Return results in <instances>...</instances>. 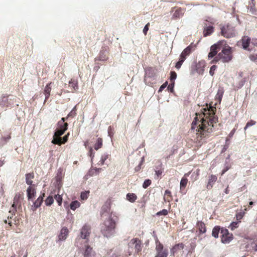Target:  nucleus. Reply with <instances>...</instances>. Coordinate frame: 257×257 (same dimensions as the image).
<instances>
[{"label": "nucleus", "mask_w": 257, "mask_h": 257, "mask_svg": "<svg viewBox=\"0 0 257 257\" xmlns=\"http://www.w3.org/2000/svg\"><path fill=\"white\" fill-rule=\"evenodd\" d=\"M201 113H196V116L192 123V130H196V141L200 143L201 141L207 138L212 132L213 124L217 121L215 116V107L209 106L206 104V107L203 109Z\"/></svg>", "instance_id": "nucleus-1"}, {"label": "nucleus", "mask_w": 257, "mask_h": 257, "mask_svg": "<svg viewBox=\"0 0 257 257\" xmlns=\"http://www.w3.org/2000/svg\"><path fill=\"white\" fill-rule=\"evenodd\" d=\"M117 220L118 217L111 213L103 223L100 224V231L104 236L109 237L114 233Z\"/></svg>", "instance_id": "nucleus-2"}, {"label": "nucleus", "mask_w": 257, "mask_h": 257, "mask_svg": "<svg viewBox=\"0 0 257 257\" xmlns=\"http://www.w3.org/2000/svg\"><path fill=\"white\" fill-rule=\"evenodd\" d=\"M235 28L229 24L224 25L221 28V34L226 38H230L236 35Z\"/></svg>", "instance_id": "nucleus-3"}, {"label": "nucleus", "mask_w": 257, "mask_h": 257, "mask_svg": "<svg viewBox=\"0 0 257 257\" xmlns=\"http://www.w3.org/2000/svg\"><path fill=\"white\" fill-rule=\"evenodd\" d=\"M218 54L223 63L228 62L232 58L231 47L228 46L223 48Z\"/></svg>", "instance_id": "nucleus-4"}, {"label": "nucleus", "mask_w": 257, "mask_h": 257, "mask_svg": "<svg viewBox=\"0 0 257 257\" xmlns=\"http://www.w3.org/2000/svg\"><path fill=\"white\" fill-rule=\"evenodd\" d=\"M220 233L221 241L223 243H228L233 238L232 233H230L226 228H221Z\"/></svg>", "instance_id": "nucleus-5"}, {"label": "nucleus", "mask_w": 257, "mask_h": 257, "mask_svg": "<svg viewBox=\"0 0 257 257\" xmlns=\"http://www.w3.org/2000/svg\"><path fill=\"white\" fill-rule=\"evenodd\" d=\"M156 254L155 257H167L168 250L164 247L163 245L158 240L156 241Z\"/></svg>", "instance_id": "nucleus-6"}, {"label": "nucleus", "mask_w": 257, "mask_h": 257, "mask_svg": "<svg viewBox=\"0 0 257 257\" xmlns=\"http://www.w3.org/2000/svg\"><path fill=\"white\" fill-rule=\"evenodd\" d=\"M128 246L131 247H134L135 252L137 253L142 251L143 247L142 241L138 238H134L131 239L128 243Z\"/></svg>", "instance_id": "nucleus-7"}, {"label": "nucleus", "mask_w": 257, "mask_h": 257, "mask_svg": "<svg viewBox=\"0 0 257 257\" xmlns=\"http://www.w3.org/2000/svg\"><path fill=\"white\" fill-rule=\"evenodd\" d=\"M221 43L220 42L212 45L210 47V52L208 55V59L213 58L214 56H217V54L221 50Z\"/></svg>", "instance_id": "nucleus-8"}, {"label": "nucleus", "mask_w": 257, "mask_h": 257, "mask_svg": "<svg viewBox=\"0 0 257 257\" xmlns=\"http://www.w3.org/2000/svg\"><path fill=\"white\" fill-rule=\"evenodd\" d=\"M24 198L23 194L20 192L17 193L13 200V204H12V207H17L18 209H22V204Z\"/></svg>", "instance_id": "nucleus-9"}, {"label": "nucleus", "mask_w": 257, "mask_h": 257, "mask_svg": "<svg viewBox=\"0 0 257 257\" xmlns=\"http://www.w3.org/2000/svg\"><path fill=\"white\" fill-rule=\"evenodd\" d=\"M190 174V172L185 174L183 177L182 178L180 184V192L182 194H185L186 191H185V188L186 187V185L188 183V179L187 177L189 176Z\"/></svg>", "instance_id": "nucleus-10"}, {"label": "nucleus", "mask_w": 257, "mask_h": 257, "mask_svg": "<svg viewBox=\"0 0 257 257\" xmlns=\"http://www.w3.org/2000/svg\"><path fill=\"white\" fill-rule=\"evenodd\" d=\"M91 233L90 226L88 224H85L81 230V236L84 239H87Z\"/></svg>", "instance_id": "nucleus-11"}, {"label": "nucleus", "mask_w": 257, "mask_h": 257, "mask_svg": "<svg viewBox=\"0 0 257 257\" xmlns=\"http://www.w3.org/2000/svg\"><path fill=\"white\" fill-rule=\"evenodd\" d=\"M69 136V133H67V134L65 135L63 138L61 137L60 138H58L57 139H53L52 143L59 146H60L62 144H64L68 141Z\"/></svg>", "instance_id": "nucleus-12"}, {"label": "nucleus", "mask_w": 257, "mask_h": 257, "mask_svg": "<svg viewBox=\"0 0 257 257\" xmlns=\"http://www.w3.org/2000/svg\"><path fill=\"white\" fill-rule=\"evenodd\" d=\"M27 194L28 200H32L36 194V190L35 186H29L27 189Z\"/></svg>", "instance_id": "nucleus-13"}, {"label": "nucleus", "mask_w": 257, "mask_h": 257, "mask_svg": "<svg viewBox=\"0 0 257 257\" xmlns=\"http://www.w3.org/2000/svg\"><path fill=\"white\" fill-rule=\"evenodd\" d=\"M206 66L205 62L203 60L199 61L196 65V70L199 74H202Z\"/></svg>", "instance_id": "nucleus-14"}, {"label": "nucleus", "mask_w": 257, "mask_h": 257, "mask_svg": "<svg viewBox=\"0 0 257 257\" xmlns=\"http://www.w3.org/2000/svg\"><path fill=\"white\" fill-rule=\"evenodd\" d=\"M217 177L215 175H211L208 177V180L206 185V188L208 190L212 188L214 183L217 181Z\"/></svg>", "instance_id": "nucleus-15"}, {"label": "nucleus", "mask_w": 257, "mask_h": 257, "mask_svg": "<svg viewBox=\"0 0 257 257\" xmlns=\"http://www.w3.org/2000/svg\"><path fill=\"white\" fill-rule=\"evenodd\" d=\"M69 233V230L66 227H63L60 231V234L58 235L59 240H64L66 239Z\"/></svg>", "instance_id": "nucleus-16"}, {"label": "nucleus", "mask_w": 257, "mask_h": 257, "mask_svg": "<svg viewBox=\"0 0 257 257\" xmlns=\"http://www.w3.org/2000/svg\"><path fill=\"white\" fill-rule=\"evenodd\" d=\"M45 196V193H43L42 195H40L37 199L34 202L33 205L32 207L33 208V210H35L37 208L39 207L43 201V197Z\"/></svg>", "instance_id": "nucleus-17"}, {"label": "nucleus", "mask_w": 257, "mask_h": 257, "mask_svg": "<svg viewBox=\"0 0 257 257\" xmlns=\"http://www.w3.org/2000/svg\"><path fill=\"white\" fill-rule=\"evenodd\" d=\"M241 42L243 48L246 50L250 43V39L248 36H244L242 38Z\"/></svg>", "instance_id": "nucleus-18"}, {"label": "nucleus", "mask_w": 257, "mask_h": 257, "mask_svg": "<svg viewBox=\"0 0 257 257\" xmlns=\"http://www.w3.org/2000/svg\"><path fill=\"white\" fill-rule=\"evenodd\" d=\"M34 178V173H27L26 174V183L29 186H34L32 183L33 182V179Z\"/></svg>", "instance_id": "nucleus-19"}, {"label": "nucleus", "mask_w": 257, "mask_h": 257, "mask_svg": "<svg viewBox=\"0 0 257 257\" xmlns=\"http://www.w3.org/2000/svg\"><path fill=\"white\" fill-rule=\"evenodd\" d=\"M157 73V69L153 67H148L146 69V74L149 77H154Z\"/></svg>", "instance_id": "nucleus-20"}, {"label": "nucleus", "mask_w": 257, "mask_h": 257, "mask_svg": "<svg viewBox=\"0 0 257 257\" xmlns=\"http://www.w3.org/2000/svg\"><path fill=\"white\" fill-rule=\"evenodd\" d=\"M52 82H50L46 85L44 89V94L45 95V102L49 98L50 96V93L51 91V87L50 86Z\"/></svg>", "instance_id": "nucleus-21"}, {"label": "nucleus", "mask_w": 257, "mask_h": 257, "mask_svg": "<svg viewBox=\"0 0 257 257\" xmlns=\"http://www.w3.org/2000/svg\"><path fill=\"white\" fill-rule=\"evenodd\" d=\"M196 226L199 229L200 233L201 234L206 232V229L205 227V224L203 222L201 221H198L196 224Z\"/></svg>", "instance_id": "nucleus-22"}, {"label": "nucleus", "mask_w": 257, "mask_h": 257, "mask_svg": "<svg viewBox=\"0 0 257 257\" xmlns=\"http://www.w3.org/2000/svg\"><path fill=\"white\" fill-rule=\"evenodd\" d=\"M65 127H66V124L65 125ZM67 130V128H65L63 130H59L57 129L53 136V139H57L58 138H60L61 137V136H62L65 132V131Z\"/></svg>", "instance_id": "nucleus-23"}, {"label": "nucleus", "mask_w": 257, "mask_h": 257, "mask_svg": "<svg viewBox=\"0 0 257 257\" xmlns=\"http://www.w3.org/2000/svg\"><path fill=\"white\" fill-rule=\"evenodd\" d=\"M173 199L171 192L169 190H166L164 195V200L166 202H170Z\"/></svg>", "instance_id": "nucleus-24"}, {"label": "nucleus", "mask_w": 257, "mask_h": 257, "mask_svg": "<svg viewBox=\"0 0 257 257\" xmlns=\"http://www.w3.org/2000/svg\"><path fill=\"white\" fill-rule=\"evenodd\" d=\"M103 146V140L102 138H99L97 139L96 143L94 145V149L97 151L101 148Z\"/></svg>", "instance_id": "nucleus-25"}, {"label": "nucleus", "mask_w": 257, "mask_h": 257, "mask_svg": "<svg viewBox=\"0 0 257 257\" xmlns=\"http://www.w3.org/2000/svg\"><path fill=\"white\" fill-rule=\"evenodd\" d=\"M126 197L127 200L132 203L135 202L137 199V196L135 193H128Z\"/></svg>", "instance_id": "nucleus-26"}, {"label": "nucleus", "mask_w": 257, "mask_h": 257, "mask_svg": "<svg viewBox=\"0 0 257 257\" xmlns=\"http://www.w3.org/2000/svg\"><path fill=\"white\" fill-rule=\"evenodd\" d=\"M109 155L107 153L103 154L100 158V161L98 162L97 164L98 166H102L105 161L108 158Z\"/></svg>", "instance_id": "nucleus-27"}, {"label": "nucleus", "mask_w": 257, "mask_h": 257, "mask_svg": "<svg viewBox=\"0 0 257 257\" xmlns=\"http://www.w3.org/2000/svg\"><path fill=\"white\" fill-rule=\"evenodd\" d=\"M92 252V248L89 245H85V250L84 252V256L85 257H90L91 256Z\"/></svg>", "instance_id": "nucleus-28"}, {"label": "nucleus", "mask_w": 257, "mask_h": 257, "mask_svg": "<svg viewBox=\"0 0 257 257\" xmlns=\"http://www.w3.org/2000/svg\"><path fill=\"white\" fill-rule=\"evenodd\" d=\"M221 228H220V226H215L212 230V235L215 238L218 237V234L220 230L221 231Z\"/></svg>", "instance_id": "nucleus-29"}, {"label": "nucleus", "mask_w": 257, "mask_h": 257, "mask_svg": "<svg viewBox=\"0 0 257 257\" xmlns=\"http://www.w3.org/2000/svg\"><path fill=\"white\" fill-rule=\"evenodd\" d=\"M213 32V27L212 26L207 27L204 29V36H207L210 35Z\"/></svg>", "instance_id": "nucleus-30"}, {"label": "nucleus", "mask_w": 257, "mask_h": 257, "mask_svg": "<svg viewBox=\"0 0 257 257\" xmlns=\"http://www.w3.org/2000/svg\"><path fill=\"white\" fill-rule=\"evenodd\" d=\"M8 98L7 96H3L2 98V100L0 101V106L2 107H7L8 106Z\"/></svg>", "instance_id": "nucleus-31"}, {"label": "nucleus", "mask_w": 257, "mask_h": 257, "mask_svg": "<svg viewBox=\"0 0 257 257\" xmlns=\"http://www.w3.org/2000/svg\"><path fill=\"white\" fill-rule=\"evenodd\" d=\"M193 48V47L191 45H190L189 46L187 47L183 51V52L182 53H183L184 54H185V55L186 56H187L189 55L191 53V52L192 51Z\"/></svg>", "instance_id": "nucleus-32"}, {"label": "nucleus", "mask_w": 257, "mask_h": 257, "mask_svg": "<svg viewBox=\"0 0 257 257\" xmlns=\"http://www.w3.org/2000/svg\"><path fill=\"white\" fill-rule=\"evenodd\" d=\"M80 203L78 201H72L70 205L71 209L75 210L76 208L80 207Z\"/></svg>", "instance_id": "nucleus-33"}, {"label": "nucleus", "mask_w": 257, "mask_h": 257, "mask_svg": "<svg viewBox=\"0 0 257 257\" xmlns=\"http://www.w3.org/2000/svg\"><path fill=\"white\" fill-rule=\"evenodd\" d=\"M69 86L72 87L74 90L78 89V82L75 79H71L69 82Z\"/></svg>", "instance_id": "nucleus-34"}, {"label": "nucleus", "mask_w": 257, "mask_h": 257, "mask_svg": "<svg viewBox=\"0 0 257 257\" xmlns=\"http://www.w3.org/2000/svg\"><path fill=\"white\" fill-rule=\"evenodd\" d=\"M184 248V244L183 243H179L175 245L171 250L173 253H174L178 248L183 249Z\"/></svg>", "instance_id": "nucleus-35"}, {"label": "nucleus", "mask_w": 257, "mask_h": 257, "mask_svg": "<svg viewBox=\"0 0 257 257\" xmlns=\"http://www.w3.org/2000/svg\"><path fill=\"white\" fill-rule=\"evenodd\" d=\"M76 106H75L69 113L67 115V118L68 117H74L76 115Z\"/></svg>", "instance_id": "nucleus-36"}, {"label": "nucleus", "mask_w": 257, "mask_h": 257, "mask_svg": "<svg viewBox=\"0 0 257 257\" xmlns=\"http://www.w3.org/2000/svg\"><path fill=\"white\" fill-rule=\"evenodd\" d=\"M89 191H85L81 193L80 197L83 200H86L89 196Z\"/></svg>", "instance_id": "nucleus-37"}, {"label": "nucleus", "mask_w": 257, "mask_h": 257, "mask_svg": "<svg viewBox=\"0 0 257 257\" xmlns=\"http://www.w3.org/2000/svg\"><path fill=\"white\" fill-rule=\"evenodd\" d=\"M17 208H18L17 207H12L11 209L9 211V213L11 214V215L8 216V219H9L10 218L12 219V217L15 215L16 212H17Z\"/></svg>", "instance_id": "nucleus-38"}, {"label": "nucleus", "mask_w": 257, "mask_h": 257, "mask_svg": "<svg viewBox=\"0 0 257 257\" xmlns=\"http://www.w3.org/2000/svg\"><path fill=\"white\" fill-rule=\"evenodd\" d=\"M223 94V91L222 89H219L216 95V98L218 99L219 101L220 102Z\"/></svg>", "instance_id": "nucleus-39"}, {"label": "nucleus", "mask_w": 257, "mask_h": 257, "mask_svg": "<svg viewBox=\"0 0 257 257\" xmlns=\"http://www.w3.org/2000/svg\"><path fill=\"white\" fill-rule=\"evenodd\" d=\"M255 124H256L255 121L252 120V119L250 120L246 123V125L244 127V131H245L247 128H248L253 125H255Z\"/></svg>", "instance_id": "nucleus-40"}, {"label": "nucleus", "mask_w": 257, "mask_h": 257, "mask_svg": "<svg viewBox=\"0 0 257 257\" xmlns=\"http://www.w3.org/2000/svg\"><path fill=\"white\" fill-rule=\"evenodd\" d=\"M54 199L52 196H49L45 200V204L47 206H50L53 203Z\"/></svg>", "instance_id": "nucleus-41"}, {"label": "nucleus", "mask_w": 257, "mask_h": 257, "mask_svg": "<svg viewBox=\"0 0 257 257\" xmlns=\"http://www.w3.org/2000/svg\"><path fill=\"white\" fill-rule=\"evenodd\" d=\"M239 222H233L229 226V228L233 230L238 227Z\"/></svg>", "instance_id": "nucleus-42"}, {"label": "nucleus", "mask_w": 257, "mask_h": 257, "mask_svg": "<svg viewBox=\"0 0 257 257\" xmlns=\"http://www.w3.org/2000/svg\"><path fill=\"white\" fill-rule=\"evenodd\" d=\"M220 60L221 61V59L220 56H219V54H218L217 56L213 57V59L210 62V64L216 63Z\"/></svg>", "instance_id": "nucleus-43"}, {"label": "nucleus", "mask_w": 257, "mask_h": 257, "mask_svg": "<svg viewBox=\"0 0 257 257\" xmlns=\"http://www.w3.org/2000/svg\"><path fill=\"white\" fill-rule=\"evenodd\" d=\"M54 198L57 201L58 205H61L62 202V197L59 194L55 195Z\"/></svg>", "instance_id": "nucleus-44"}, {"label": "nucleus", "mask_w": 257, "mask_h": 257, "mask_svg": "<svg viewBox=\"0 0 257 257\" xmlns=\"http://www.w3.org/2000/svg\"><path fill=\"white\" fill-rule=\"evenodd\" d=\"M168 211L167 209H163L162 211H159L156 213L157 216L164 215L166 216L168 214Z\"/></svg>", "instance_id": "nucleus-45"}, {"label": "nucleus", "mask_w": 257, "mask_h": 257, "mask_svg": "<svg viewBox=\"0 0 257 257\" xmlns=\"http://www.w3.org/2000/svg\"><path fill=\"white\" fill-rule=\"evenodd\" d=\"M151 180L150 179H147L146 180L143 184V187L145 189L147 188L148 187H149L151 184Z\"/></svg>", "instance_id": "nucleus-46"}, {"label": "nucleus", "mask_w": 257, "mask_h": 257, "mask_svg": "<svg viewBox=\"0 0 257 257\" xmlns=\"http://www.w3.org/2000/svg\"><path fill=\"white\" fill-rule=\"evenodd\" d=\"M177 77V74L175 71H171L170 73V80L171 82H174Z\"/></svg>", "instance_id": "nucleus-47"}, {"label": "nucleus", "mask_w": 257, "mask_h": 257, "mask_svg": "<svg viewBox=\"0 0 257 257\" xmlns=\"http://www.w3.org/2000/svg\"><path fill=\"white\" fill-rule=\"evenodd\" d=\"M217 68V66L216 65H213L211 67L209 70V74L211 76H213L215 73V71Z\"/></svg>", "instance_id": "nucleus-48"}, {"label": "nucleus", "mask_w": 257, "mask_h": 257, "mask_svg": "<svg viewBox=\"0 0 257 257\" xmlns=\"http://www.w3.org/2000/svg\"><path fill=\"white\" fill-rule=\"evenodd\" d=\"M94 155H95V152H94L93 149L91 147H90L89 148V152H88V155L91 158V160L94 157Z\"/></svg>", "instance_id": "nucleus-49"}, {"label": "nucleus", "mask_w": 257, "mask_h": 257, "mask_svg": "<svg viewBox=\"0 0 257 257\" xmlns=\"http://www.w3.org/2000/svg\"><path fill=\"white\" fill-rule=\"evenodd\" d=\"M243 215L244 214L241 212L238 213L236 214V218L237 220L238 221V222H240V220L243 218Z\"/></svg>", "instance_id": "nucleus-50"}, {"label": "nucleus", "mask_w": 257, "mask_h": 257, "mask_svg": "<svg viewBox=\"0 0 257 257\" xmlns=\"http://www.w3.org/2000/svg\"><path fill=\"white\" fill-rule=\"evenodd\" d=\"M65 124H66V127L67 128V130L68 129V123H61V124H58V129L59 130H63L64 128H65Z\"/></svg>", "instance_id": "nucleus-51"}, {"label": "nucleus", "mask_w": 257, "mask_h": 257, "mask_svg": "<svg viewBox=\"0 0 257 257\" xmlns=\"http://www.w3.org/2000/svg\"><path fill=\"white\" fill-rule=\"evenodd\" d=\"M181 12V9L180 8L176 10L173 15V16L176 18H179L180 17V14Z\"/></svg>", "instance_id": "nucleus-52"}, {"label": "nucleus", "mask_w": 257, "mask_h": 257, "mask_svg": "<svg viewBox=\"0 0 257 257\" xmlns=\"http://www.w3.org/2000/svg\"><path fill=\"white\" fill-rule=\"evenodd\" d=\"M149 26H150V23H148V24H147L146 25V26L144 28L143 33L145 34V35H146L147 34L148 31L149 30Z\"/></svg>", "instance_id": "nucleus-53"}, {"label": "nucleus", "mask_w": 257, "mask_h": 257, "mask_svg": "<svg viewBox=\"0 0 257 257\" xmlns=\"http://www.w3.org/2000/svg\"><path fill=\"white\" fill-rule=\"evenodd\" d=\"M168 85V82L166 81L164 84H163L160 87L159 92H161L163 91L164 89H165Z\"/></svg>", "instance_id": "nucleus-54"}, {"label": "nucleus", "mask_w": 257, "mask_h": 257, "mask_svg": "<svg viewBox=\"0 0 257 257\" xmlns=\"http://www.w3.org/2000/svg\"><path fill=\"white\" fill-rule=\"evenodd\" d=\"M249 58L252 61H255L257 60V54L250 55Z\"/></svg>", "instance_id": "nucleus-55"}, {"label": "nucleus", "mask_w": 257, "mask_h": 257, "mask_svg": "<svg viewBox=\"0 0 257 257\" xmlns=\"http://www.w3.org/2000/svg\"><path fill=\"white\" fill-rule=\"evenodd\" d=\"M183 62H183L182 60H179V61L176 64L175 67L177 69H180Z\"/></svg>", "instance_id": "nucleus-56"}, {"label": "nucleus", "mask_w": 257, "mask_h": 257, "mask_svg": "<svg viewBox=\"0 0 257 257\" xmlns=\"http://www.w3.org/2000/svg\"><path fill=\"white\" fill-rule=\"evenodd\" d=\"M175 84V82H172V83L168 86V89L170 90L171 92H173V88Z\"/></svg>", "instance_id": "nucleus-57"}, {"label": "nucleus", "mask_w": 257, "mask_h": 257, "mask_svg": "<svg viewBox=\"0 0 257 257\" xmlns=\"http://www.w3.org/2000/svg\"><path fill=\"white\" fill-rule=\"evenodd\" d=\"M186 56L185 55V54H184L183 53H182L180 55V60H182V61L184 62L185 61V60L186 59Z\"/></svg>", "instance_id": "nucleus-58"}, {"label": "nucleus", "mask_w": 257, "mask_h": 257, "mask_svg": "<svg viewBox=\"0 0 257 257\" xmlns=\"http://www.w3.org/2000/svg\"><path fill=\"white\" fill-rule=\"evenodd\" d=\"M66 119H67V117L66 118L62 117L61 118V120L58 121V124L65 123L66 122H65V121Z\"/></svg>", "instance_id": "nucleus-59"}, {"label": "nucleus", "mask_w": 257, "mask_h": 257, "mask_svg": "<svg viewBox=\"0 0 257 257\" xmlns=\"http://www.w3.org/2000/svg\"><path fill=\"white\" fill-rule=\"evenodd\" d=\"M111 126H109L108 127V134L109 136H110V137H111L113 136V134H112V133H111Z\"/></svg>", "instance_id": "nucleus-60"}, {"label": "nucleus", "mask_w": 257, "mask_h": 257, "mask_svg": "<svg viewBox=\"0 0 257 257\" xmlns=\"http://www.w3.org/2000/svg\"><path fill=\"white\" fill-rule=\"evenodd\" d=\"M229 168L228 167H226L225 168H224L221 172V175H223L228 170H229Z\"/></svg>", "instance_id": "nucleus-61"}, {"label": "nucleus", "mask_w": 257, "mask_h": 257, "mask_svg": "<svg viewBox=\"0 0 257 257\" xmlns=\"http://www.w3.org/2000/svg\"><path fill=\"white\" fill-rule=\"evenodd\" d=\"M235 132V129L232 130L230 132V133H229V134L228 136H229V137H230V138H231V137H232L233 136V135H234V134Z\"/></svg>", "instance_id": "nucleus-62"}, {"label": "nucleus", "mask_w": 257, "mask_h": 257, "mask_svg": "<svg viewBox=\"0 0 257 257\" xmlns=\"http://www.w3.org/2000/svg\"><path fill=\"white\" fill-rule=\"evenodd\" d=\"M252 44L254 46H255L257 47V39H253V40H252Z\"/></svg>", "instance_id": "nucleus-63"}, {"label": "nucleus", "mask_w": 257, "mask_h": 257, "mask_svg": "<svg viewBox=\"0 0 257 257\" xmlns=\"http://www.w3.org/2000/svg\"><path fill=\"white\" fill-rule=\"evenodd\" d=\"M224 192L225 194H227L229 193V186H227L226 188L225 189Z\"/></svg>", "instance_id": "nucleus-64"}]
</instances>
